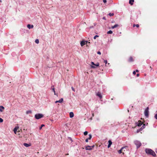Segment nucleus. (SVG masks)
I'll return each instance as SVG.
<instances>
[{"label":"nucleus","mask_w":157,"mask_h":157,"mask_svg":"<svg viewBox=\"0 0 157 157\" xmlns=\"http://www.w3.org/2000/svg\"><path fill=\"white\" fill-rule=\"evenodd\" d=\"M95 147L94 145H93L92 146H91V148H92H92H93Z\"/></svg>","instance_id":"79ce46f5"},{"label":"nucleus","mask_w":157,"mask_h":157,"mask_svg":"<svg viewBox=\"0 0 157 157\" xmlns=\"http://www.w3.org/2000/svg\"><path fill=\"white\" fill-rule=\"evenodd\" d=\"M68 139L69 140H70L71 141V142H73V140H72V138L71 137H68Z\"/></svg>","instance_id":"7c9ffc66"},{"label":"nucleus","mask_w":157,"mask_h":157,"mask_svg":"<svg viewBox=\"0 0 157 157\" xmlns=\"http://www.w3.org/2000/svg\"><path fill=\"white\" fill-rule=\"evenodd\" d=\"M88 43V41H86V43L87 44V43ZM89 43H90L89 42Z\"/></svg>","instance_id":"864d4df0"},{"label":"nucleus","mask_w":157,"mask_h":157,"mask_svg":"<svg viewBox=\"0 0 157 157\" xmlns=\"http://www.w3.org/2000/svg\"><path fill=\"white\" fill-rule=\"evenodd\" d=\"M4 107L2 106H0V111L1 112H2L3 111V110L4 109Z\"/></svg>","instance_id":"f3484780"},{"label":"nucleus","mask_w":157,"mask_h":157,"mask_svg":"<svg viewBox=\"0 0 157 157\" xmlns=\"http://www.w3.org/2000/svg\"><path fill=\"white\" fill-rule=\"evenodd\" d=\"M119 26V25L117 24H116L112 26L111 27V28L112 29H114L116 27H118Z\"/></svg>","instance_id":"dca6fc26"},{"label":"nucleus","mask_w":157,"mask_h":157,"mask_svg":"<svg viewBox=\"0 0 157 157\" xmlns=\"http://www.w3.org/2000/svg\"><path fill=\"white\" fill-rule=\"evenodd\" d=\"M63 101V98H60V99H59V103H62Z\"/></svg>","instance_id":"a878e982"},{"label":"nucleus","mask_w":157,"mask_h":157,"mask_svg":"<svg viewBox=\"0 0 157 157\" xmlns=\"http://www.w3.org/2000/svg\"><path fill=\"white\" fill-rule=\"evenodd\" d=\"M127 147H122L118 151V153L119 154H120L122 153V150L124 148Z\"/></svg>","instance_id":"9d476101"},{"label":"nucleus","mask_w":157,"mask_h":157,"mask_svg":"<svg viewBox=\"0 0 157 157\" xmlns=\"http://www.w3.org/2000/svg\"><path fill=\"white\" fill-rule=\"evenodd\" d=\"M89 137L87 138L88 140H90L92 137V136L91 134H89Z\"/></svg>","instance_id":"aec40b11"},{"label":"nucleus","mask_w":157,"mask_h":157,"mask_svg":"<svg viewBox=\"0 0 157 157\" xmlns=\"http://www.w3.org/2000/svg\"><path fill=\"white\" fill-rule=\"evenodd\" d=\"M53 92H54V94H55V95H56V92H55V90H54V91H53Z\"/></svg>","instance_id":"603ef678"},{"label":"nucleus","mask_w":157,"mask_h":157,"mask_svg":"<svg viewBox=\"0 0 157 157\" xmlns=\"http://www.w3.org/2000/svg\"><path fill=\"white\" fill-rule=\"evenodd\" d=\"M155 151L156 153L157 154V149H155Z\"/></svg>","instance_id":"3c124183"},{"label":"nucleus","mask_w":157,"mask_h":157,"mask_svg":"<svg viewBox=\"0 0 157 157\" xmlns=\"http://www.w3.org/2000/svg\"><path fill=\"white\" fill-rule=\"evenodd\" d=\"M86 40H82L81 41L80 44L81 46H83L85 44H87L86 43Z\"/></svg>","instance_id":"6e6552de"},{"label":"nucleus","mask_w":157,"mask_h":157,"mask_svg":"<svg viewBox=\"0 0 157 157\" xmlns=\"http://www.w3.org/2000/svg\"><path fill=\"white\" fill-rule=\"evenodd\" d=\"M52 90L53 91L54 90H55V89H54V86H52Z\"/></svg>","instance_id":"58836bf2"},{"label":"nucleus","mask_w":157,"mask_h":157,"mask_svg":"<svg viewBox=\"0 0 157 157\" xmlns=\"http://www.w3.org/2000/svg\"><path fill=\"white\" fill-rule=\"evenodd\" d=\"M35 42L36 44H38L39 42V40L38 39H36L35 40Z\"/></svg>","instance_id":"c756f323"},{"label":"nucleus","mask_w":157,"mask_h":157,"mask_svg":"<svg viewBox=\"0 0 157 157\" xmlns=\"http://www.w3.org/2000/svg\"><path fill=\"white\" fill-rule=\"evenodd\" d=\"M44 126V124H42L41 125V126L39 128V129L40 130L42 129V128L43 127V126Z\"/></svg>","instance_id":"2f4dec72"},{"label":"nucleus","mask_w":157,"mask_h":157,"mask_svg":"<svg viewBox=\"0 0 157 157\" xmlns=\"http://www.w3.org/2000/svg\"><path fill=\"white\" fill-rule=\"evenodd\" d=\"M27 27L29 29H30L31 28H33V25H31L30 24H28L27 25Z\"/></svg>","instance_id":"4468645a"},{"label":"nucleus","mask_w":157,"mask_h":157,"mask_svg":"<svg viewBox=\"0 0 157 157\" xmlns=\"http://www.w3.org/2000/svg\"><path fill=\"white\" fill-rule=\"evenodd\" d=\"M67 124H65V125H67Z\"/></svg>","instance_id":"13d9d810"},{"label":"nucleus","mask_w":157,"mask_h":157,"mask_svg":"<svg viewBox=\"0 0 157 157\" xmlns=\"http://www.w3.org/2000/svg\"><path fill=\"white\" fill-rule=\"evenodd\" d=\"M91 67L92 68L94 69L99 66V63L98 62H97L95 64L94 62H91Z\"/></svg>","instance_id":"f03ea898"},{"label":"nucleus","mask_w":157,"mask_h":157,"mask_svg":"<svg viewBox=\"0 0 157 157\" xmlns=\"http://www.w3.org/2000/svg\"><path fill=\"white\" fill-rule=\"evenodd\" d=\"M128 61L129 62H132L134 61L133 58L132 56H130L128 59Z\"/></svg>","instance_id":"9b49d317"},{"label":"nucleus","mask_w":157,"mask_h":157,"mask_svg":"<svg viewBox=\"0 0 157 157\" xmlns=\"http://www.w3.org/2000/svg\"><path fill=\"white\" fill-rule=\"evenodd\" d=\"M99 36L98 35H96L94 37V39H95L97 37H98Z\"/></svg>","instance_id":"c85d7f7f"},{"label":"nucleus","mask_w":157,"mask_h":157,"mask_svg":"<svg viewBox=\"0 0 157 157\" xmlns=\"http://www.w3.org/2000/svg\"><path fill=\"white\" fill-rule=\"evenodd\" d=\"M135 26H136L137 28H138L139 27V25L138 24L135 25V24H134L133 25V27H134Z\"/></svg>","instance_id":"5701e85b"},{"label":"nucleus","mask_w":157,"mask_h":157,"mask_svg":"<svg viewBox=\"0 0 157 157\" xmlns=\"http://www.w3.org/2000/svg\"><path fill=\"white\" fill-rule=\"evenodd\" d=\"M97 53L98 54L100 55H101V52L99 51H98L97 52Z\"/></svg>","instance_id":"f704fd0d"},{"label":"nucleus","mask_w":157,"mask_h":157,"mask_svg":"<svg viewBox=\"0 0 157 157\" xmlns=\"http://www.w3.org/2000/svg\"><path fill=\"white\" fill-rule=\"evenodd\" d=\"M71 89H72V90H73L74 92H75V90L74 89V88L73 87H71Z\"/></svg>","instance_id":"ea45409f"},{"label":"nucleus","mask_w":157,"mask_h":157,"mask_svg":"<svg viewBox=\"0 0 157 157\" xmlns=\"http://www.w3.org/2000/svg\"><path fill=\"white\" fill-rule=\"evenodd\" d=\"M85 141L86 142H88V140H87V139H86V140H85Z\"/></svg>","instance_id":"a18cd8bd"},{"label":"nucleus","mask_w":157,"mask_h":157,"mask_svg":"<svg viewBox=\"0 0 157 157\" xmlns=\"http://www.w3.org/2000/svg\"><path fill=\"white\" fill-rule=\"evenodd\" d=\"M102 19H104V20H106V19L105 17H103L102 18Z\"/></svg>","instance_id":"c03bdc74"},{"label":"nucleus","mask_w":157,"mask_h":157,"mask_svg":"<svg viewBox=\"0 0 157 157\" xmlns=\"http://www.w3.org/2000/svg\"><path fill=\"white\" fill-rule=\"evenodd\" d=\"M145 151L147 154L151 155L154 157H155L156 156L155 152L151 149L146 148Z\"/></svg>","instance_id":"f257e3e1"},{"label":"nucleus","mask_w":157,"mask_h":157,"mask_svg":"<svg viewBox=\"0 0 157 157\" xmlns=\"http://www.w3.org/2000/svg\"><path fill=\"white\" fill-rule=\"evenodd\" d=\"M69 115H70V118H72L74 116V113L72 112H70L69 113Z\"/></svg>","instance_id":"f8f14e48"},{"label":"nucleus","mask_w":157,"mask_h":157,"mask_svg":"<svg viewBox=\"0 0 157 157\" xmlns=\"http://www.w3.org/2000/svg\"><path fill=\"white\" fill-rule=\"evenodd\" d=\"M32 113V111L31 110H28V111H27L26 112V114H28L29 113Z\"/></svg>","instance_id":"4be33fe9"},{"label":"nucleus","mask_w":157,"mask_h":157,"mask_svg":"<svg viewBox=\"0 0 157 157\" xmlns=\"http://www.w3.org/2000/svg\"><path fill=\"white\" fill-rule=\"evenodd\" d=\"M0 2H2V1L1 0H0Z\"/></svg>","instance_id":"6e6d98bb"},{"label":"nucleus","mask_w":157,"mask_h":157,"mask_svg":"<svg viewBox=\"0 0 157 157\" xmlns=\"http://www.w3.org/2000/svg\"><path fill=\"white\" fill-rule=\"evenodd\" d=\"M135 71L136 72H139V70H136Z\"/></svg>","instance_id":"49530a36"},{"label":"nucleus","mask_w":157,"mask_h":157,"mask_svg":"<svg viewBox=\"0 0 157 157\" xmlns=\"http://www.w3.org/2000/svg\"><path fill=\"white\" fill-rule=\"evenodd\" d=\"M133 74L134 75H135L136 74V72L135 71H134L133 72Z\"/></svg>","instance_id":"a19ab883"},{"label":"nucleus","mask_w":157,"mask_h":157,"mask_svg":"<svg viewBox=\"0 0 157 157\" xmlns=\"http://www.w3.org/2000/svg\"><path fill=\"white\" fill-rule=\"evenodd\" d=\"M134 2V0H129V3L131 5H132L133 4Z\"/></svg>","instance_id":"ddd939ff"},{"label":"nucleus","mask_w":157,"mask_h":157,"mask_svg":"<svg viewBox=\"0 0 157 157\" xmlns=\"http://www.w3.org/2000/svg\"><path fill=\"white\" fill-rule=\"evenodd\" d=\"M115 22V21H114V20H113L112 21H111V23H113Z\"/></svg>","instance_id":"8fccbe9b"},{"label":"nucleus","mask_w":157,"mask_h":157,"mask_svg":"<svg viewBox=\"0 0 157 157\" xmlns=\"http://www.w3.org/2000/svg\"><path fill=\"white\" fill-rule=\"evenodd\" d=\"M88 133V132L86 131L85 132H84V135L85 136H86V135H87Z\"/></svg>","instance_id":"cd10ccee"},{"label":"nucleus","mask_w":157,"mask_h":157,"mask_svg":"<svg viewBox=\"0 0 157 157\" xmlns=\"http://www.w3.org/2000/svg\"><path fill=\"white\" fill-rule=\"evenodd\" d=\"M103 1L104 3H105L107 2V0H103Z\"/></svg>","instance_id":"4c0bfd02"},{"label":"nucleus","mask_w":157,"mask_h":157,"mask_svg":"<svg viewBox=\"0 0 157 157\" xmlns=\"http://www.w3.org/2000/svg\"><path fill=\"white\" fill-rule=\"evenodd\" d=\"M148 124L147 123L146 124H143L142 126L141 127L144 129L145 128V126L147 125Z\"/></svg>","instance_id":"412c9836"},{"label":"nucleus","mask_w":157,"mask_h":157,"mask_svg":"<svg viewBox=\"0 0 157 157\" xmlns=\"http://www.w3.org/2000/svg\"><path fill=\"white\" fill-rule=\"evenodd\" d=\"M23 145L24 146H25L26 147H28L31 146L30 144H28L26 143H24L23 144Z\"/></svg>","instance_id":"2eb2a0df"},{"label":"nucleus","mask_w":157,"mask_h":157,"mask_svg":"<svg viewBox=\"0 0 157 157\" xmlns=\"http://www.w3.org/2000/svg\"><path fill=\"white\" fill-rule=\"evenodd\" d=\"M18 128V127H15L13 129V131L15 134L17 133V130Z\"/></svg>","instance_id":"a211bd4d"},{"label":"nucleus","mask_w":157,"mask_h":157,"mask_svg":"<svg viewBox=\"0 0 157 157\" xmlns=\"http://www.w3.org/2000/svg\"><path fill=\"white\" fill-rule=\"evenodd\" d=\"M104 60V63H105V65H106V64L107 63V60H105V59H103Z\"/></svg>","instance_id":"473e14b6"},{"label":"nucleus","mask_w":157,"mask_h":157,"mask_svg":"<svg viewBox=\"0 0 157 157\" xmlns=\"http://www.w3.org/2000/svg\"><path fill=\"white\" fill-rule=\"evenodd\" d=\"M92 116H93V117L94 116V113L92 114Z\"/></svg>","instance_id":"5fc2aeb1"},{"label":"nucleus","mask_w":157,"mask_h":157,"mask_svg":"<svg viewBox=\"0 0 157 157\" xmlns=\"http://www.w3.org/2000/svg\"><path fill=\"white\" fill-rule=\"evenodd\" d=\"M108 15H109V16L111 17L112 16H113L114 15V13H109L108 14Z\"/></svg>","instance_id":"393cba45"},{"label":"nucleus","mask_w":157,"mask_h":157,"mask_svg":"<svg viewBox=\"0 0 157 157\" xmlns=\"http://www.w3.org/2000/svg\"><path fill=\"white\" fill-rule=\"evenodd\" d=\"M96 96L98 97L100 99H101L102 98V95L100 92H98L97 93Z\"/></svg>","instance_id":"0eeeda50"},{"label":"nucleus","mask_w":157,"mask_h":157,"mask_svg":"<svg viewBox=\"0 0 157 157\" xmlns=\"http://www.w3.org/2000/svg\"><path fill=\"white\" fill-rule=\"evenodd\" d=\"M112 144V142L111 140H109L108 141V144L110 145H111Z\"/></svg>","instance_id":"bb28decb"},{"label":"nucleus","mask_w":157,"mask_h":157,"mask_svg":"<svg viewBox=\"0 0 157 157\" xmlns=\"http://www.w3.org/2000/svg\"><path fill=\"white\" fill-rule=\"evenodd\" d=\"M135 124L136 126L138 127H140L143 124V123L140 120L138 121L137 122H136Z\"/></svg>","instance_id":"423d86ee"},{"label":"nucleus","mask_w":157,"mask_h":157,"mask_svg":"<svg viewBox=\"0 0 157 157\" xmlns=\"http://www.w3.org/2000/svg\"><path fill=\"white\" fill-rule=\"evenodd\" d=\"M154 117L157 120V113L155 115Z\"/></svg>","instance_id":"72a5a7b5"},{"label":"nucleus","mask_w":157,"mask_h":157,"mask_svg":"<svg viewBox=\"0 0 157 157\" xmlns=\"http://www.w3.org/2000/svg\"><path fill=\"white\" fill-rule=\"evenodd\" d=\"M3 121V120L1 118H0V123H2Z\"/></svg>","instance_id":"c9c22d12"},{"label":"nucleus","mask_w":157,"mask_h":157,"mask_svg":"<svg viewBox=\"0 0 157 157\" xmlns=\"http://www.w3.org/2000/svg\"><path fill=\"white\" fill-rule=\"evenodd\" d=\"M143 129L141 127L140 128L137 130L136 132L137 133H138L140 131L142 130Z\"/></svg>","instance_id":"6ab92c4d"},{"label":"nucleus","mask_w":157,"mask_h":157,"mask_svg":"<svg viewBox=\"0 0 157 157\" xmlns=\"http://www.w3.org/2000/svg\"><path fill=\"white\" fill-rule=\"evenodd\" d=\"M111 145L108 144L107 146L108 148H109V147H111Z\"/></svg>","instance_id":"37998d69"},{"label":"nucleus","mask_w":157,"mask_h":157,"mask_svg":"<svg viewBox=\"0 0 157 157\" xmlns=\"http://www.w3.org/2000/svg\"><path fill=\"white\" fill-rule=\"evenodd\" d=\"M139 75H139V74H136V76H137V77H138V76H139Z\"/></svg>","instance_id":"de8ad7c7"},{"label":"nucleus","mask_w":157,"mask_h":157,"mask_svg":"<svg viewBox=\"0 0 157 157\" xmlns=\"http://www.w3.org/2000/svg\"><path fill=\"white\" fill-rule=\"evenodd\" d=\"M85 149L86 150H91L92 148H91V146L89 145H87V146H85Z\"/></svg>","instance_id":"1a4fd4ad"},{"label":"nucleus","mask_w":157,"mask_h":157,"mask_svg":"<svg viewBox=\"0 0 157 157\" xmlns=\"http://www.w3.org/2000/svg\"><path fill=\"white\" fill-rule=\"evenodd\" d=\"M134 143L136 146V149H138L141 145V143L138 140H135Z\"/></svg>","instance_id":"7ed1b4c3"},{"label":"nucleus","mask_w":157,"mask_h":157,"mask_svg":"<svg viewBox=\"0 0 157 157\" xmlns=\"http://www.w3.org/2000/svg\"><path fill=\"white\" fill-rule=\"evenodd\" d=\"M58 101H59V100L58 101H55V103H58Z\"/></svg>","instance_id":"09e8293b"},{"label":"nucleus","mask_w":157,"mask_h":157,"mask_svg":"<svg viewBox=\"0 0 157 157\" xmlns=\"http://www.w3.org/2000/svg\"><path fill=\"white\" fill-rule=\"evenodd\" d=\"M94 27L93 26H90L89 28V29H92V28H94Z\"/></svg>","instance_id":"e433bc0d"},{"label":"nucleus","mask_w":157,"mask_h":157,"mask_svg":"<svg viewBox=\"0 0 157 157\" xmlns=\"http://www.w3.org/2000/svg\"><path fill=\"white\" fill-rule=\"evenodd\" d=\"M113 33V31L112 30H109L107 32V33L108 34H112Z\"/></svg>","instance_id":"b1692460"},{"label":"nucleus","mask_w":157,"mask_h":157,"mask_svg":"<svg viewBox=\"0 0 157 157\" xmlns=\"http://www.w3.org/2000/svg\"><path fill=\"white\" fill-rule=\"evenodd\" d=\"M56 95H57V96H58V94H56Z\"/></svg>","instance_id":"4d7b16f0"},{"label":"nucleus","mask_w":157,"mask_h":157,"mask_svg":"<svg viewBox=\"0 0 157 157\" xmlns=\"http://www.w3.org/2000/svg\"><path fill=\"white\" fill-rule=\"evenodd\" d=\"M149 108L148 107H147L145 109V111H144V114L145 116L146 117H149Z\"/></svg>","instance_id":"39448f33"},{"label":"nucleus","mask_w":157,"mask_h":157,"mask_svg":"<svg viewBox=\"0 0 157 157\" xmlns=\"http://www.w3.org/2000/svg\"><path fill=\"white\" fill-rule=\"evenodd\" d=\"M43 117V115L41 113H37L35 115V118L37 120Z\"/></svg>","instance_id":"20e7f679"}]
</instances>
